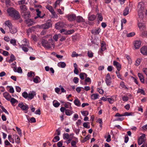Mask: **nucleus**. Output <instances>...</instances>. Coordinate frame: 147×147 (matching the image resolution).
<instances>
[{
  "label": "nucleus",
  "mask_w": 147,
  "mask_h": 147,
  "mask_svg": "<svg viewBox=\"0 0 147 147\" xmlns=\"http://www.w3.org/2000/svg\"><path fill=\"white\" fill-rule=\"evenodd\" d=\"M106 49L105 42H103L101 44V48L98 51V53L100 55L103 54L102 52L105 51Z\"/></svg>",
  "instance_id": "obj_7"
},
{
  "label": "nucleus",
  "mask_w": 147,
  "mask_h": 147,
  "mask_svg": "<svg viewBox=\"0 0 147 147\" xmlns=\"http://www.w3.org/2000/svg\"><path fill=\"white\" fill-rule=\"evenodd\" d=\"M113 65L116 67L118 71H120L121 66L120 63L116 61H113Z\"/></svg>",
  "instance_id": "obj_14"
},
{
  "label": "nucleus",
  "mask_w": 147,
  "mask_h": 147,
  "mask_svg": "<svg viewBox=\"0 0 147 147\" xmlns=\"http://www.w3.org/2000/svg\"><path fill=\"white\" fill-rule=\"evenodd\" d=\"M79 81V78L77 77H75L73 80V82L76 84H77Z\"/></svg>",
  "instance_id": "obj_60"
},
{
  "label": "nucleus",
  "mask_w": 147,
  "mask_h": 147,
  "mask_svg": "<svg viewBox=\"0 0 147 147\" xmlns=\"http://www.w3.org/2000/svg\"><path fill=\"white\" fill-rule=\"evenodd\" d=\"M96 16L93 14L90 15V13H89L88 16V19L90 21L94 20L96 19Z\"/></svg>",
  "instance_id": "obj_26"
},
{
  "label": "nucleus",
  "mask_w": 147,
  "mask_h": 147,
  "mask_svg": "<svg viewBox=\"0 0 147 147\" xmlns=\"http://www.w3.org/2000/svg\"><path fill=\"white\" fill-rule=\"evenodd\" d=\"M64 106L65 108L69 109H72V108L71 107V103L69 102H65Z\"/></svg>",
  "instance_id": "obj_27"
},
{
  "label": "nucleus",
  "mask_w": 147,
  "mask_h": 147,
  "mask_svg": "<svg viewBox=\"0 0 147 147\" xmlns=\"http://www.w3.org/2000/svg\"><path fill=\"white\" fill-rule=\"evenodd\" d=\"M46 8L51 13L53 16H55L56 15L55 12L51 6L50 5H48L46 7Z\"/></svg>",
  "instance_id": "obj_13"
},
{
  "label": "nucleus",
  "mask_w": 147,
  "mask_h": 147,
  "mask_svg": "<svg viewBox=\"0 0 147 147\" xmlns=\"http://www.w3.org/2000/svg\"><path fill=\"white\" fill-rule=\"evenodd\" d=\"M74 138L75 141L72 140L71 142V147H77L76 144L78 142V138L76 137H74Z\"/></svg>",
  "instance_id": "obj_17"
},
{
  "label": "nucleus",
  "mask_w": 147,
  "mask_h": 147,
  "mask_svg": "<svg viewBox=\"0 0 147 147\" xmlns=\"http://www.w3.org/2000/svg\"><path fill=\"white\" fill-rule=\"evenodd\" d=\"M141 42L139 40H137L135 42L134 46L136 49H138L140 47Z\"/></svg>",
  "instance_id": "obj_21"
},
{
  "label": "nucleus",
  "mask_w": 147,
  "mask_h": 147,
  "mask_svg": "<svg viewBox=\"0 0 147 147\" xmlns=\"http://www.w3.org/2000/svg\"><path fill=\"white\" fill-rule=\"evenodd\" d=\"M137 93H140L143 95H145L146 94L144 90L143 89L140 88H138L137 91Z\"/></svg>",
  "instance_id": "obj_39"
},
{
  "label": "nucleus",
  "mask_w": 147,
  "mask_h": 147,
  "mask_svg": "<svg viewBox=\"0 0 147 147\" xmlns=\"http://www.w3.org/2000/svg\"><path fill=\"white\" fill-rule=\"evenodd\" d=\"M120 86L122 88H124L125 89H127V88L123 82H121L120 84Z\"/></svg>",
  "instance_id": "obj_55"
},
{
  "label": "nucleus",
  "mask_w": 147,
  "mask_h": 147,
  "mask_svg": "<svg viewBox=\"0 0 147 147\" xmlns=\"http://www.w3.org/2000/svg\"><path fill=\"white\" fill-rule=\"evenodd\" d=\"M22 16L25 19L29 18L30 17V13L29 11H27L24 13L22 14Z\"/></svg>",
  "instance_id": "obj_25"
},
{
  "label": "nucleus",
  "mask_w": 147,
  "mask_h": 147,
  "mask_svg": "<svg viewBox=\"0 0 147 147\" xmlns=\"http://www.w3.org/2000/svg\"><path fill=\"white\" fill-rule=\"evenodd\" d=\"M60 140L59 137L58 136H55L53 140V141L54 142H56L59 141Z\"/></svg>",
  "instance_id": "obj_56"
},
{
  "label": "nucleus",
  "mask_w": 147,
  "mask_h": 147,
  "mask_svg": "<svg viewBox=\"0 0 147 147\" xmlns=\"http://www.w3.org/2000/svg\"><path fill=\"white\" fill-rule=\"evenodd\" d=\"M144 9V2H141L139 3L137 8L138 15L140 18H142L143 17V12Z\"/></svg>",
  "instance_id": "obj_3"
},
{
  "label": "nucleus",
  "mask_w": 147,
  "mask_h": 147,
  "mask_svg": "<svg viewBox=\"0 0 147 147\" xmlns=\"http://www.w3.org/2000/svg\"><path fill=\"white\" fill-rule=\"evenodd\" d=\"M14 138L15 139V142L17 143H19L20 142V138L17 135H14Z\"/></svg>",
  "instance_id": "obj_49"
},
{
  "label": "nucleus",
  "mask_w": 147,
  "mask_h": 147,
  "mask_svg": "<svg viewBox=\"0 0 147 147\" xmlns=\"http://www.w3.org/2000/svg\"><path fill=\"white\" fill-rule=\"evenodd\" d=\"M25 0H21L18 1V3L19 5H20L25 3Z\"/></svg>",
  "instance_id": "obj_62"
},
{
  "label": "nucleus",
  "mask_w": 147,
  "mask_h": 147,
  "mask_svg": "<svg viewBox=\"0 0 147 147\" xmlns=\"http://www.w3.org/2000/svg\"><path fill=\"white\" fill-rule=\"evenodd\" d=\"M36 11L37 13L36 14L37 16L34 17V19H36L38 18H43L45 15V14H44L42 16H41V12L39 11L38 9H37L36 10Z\"/></svg>",
  "instance_id": "obj_11"
},
{
  "label": "nucleus",
  "mask_w": 147,
  "mask_h": 147,
  "mask_svg": "<svg viewBox=\"0 0 147 147\" xmlns=\"http://www.w3.org/2000/svg\"><path fill=\"white\" fill-rule=\"evenodd\" d=\"M97 16L98 20L99 21H102L103 20V17L101 13H98L97 14Z\"/></svg>",
  "instance_id": "obj_50"
},
{
  "label": "nucleus",
  "mask_w": 147,
  "mask_h": 147,
  "mask_svg": "<svg viewBox=\"0 0 147 147\" xmlns=\"http://www.w3.org/2000/svg\"><path fill=\"white\" fill-rule=\"evenodd\" d=\"M68 20L69 21H73L76 19V16L75 14L68 15L67 16Z\"/></svg>",
  "instance_id": "obj_23"
},
{
  "label": "nucleus",
  "mask_w": 147,
  "mask_h": 147,
  "mask_svg": "<svg viewBox=\"0 0 147 147\" xmlns=\"http://www.w3.org/2000/svg\"><path fill=\"white\" fill-rule=\"evenodd\" d=\"M76 20L78 22H84V20L80 16H78L76 18Z\"/></svg>",
  "instance_id": "obj_37"
},
{
  "label": "nucleus",
  "mask_w": 147,
  "mask_h": 147,
  "mask_svg": "<svg viewBox=\"0 0 147 147\" xmlns=\"http://www.w3.org/2000/svg\"><path fill=\"white\" fill-rule=\"evenodd\" d=\"M116 98V96L114 98L112 96L110 98H107V100L110 103L112 104L115 101V99Z\"/></svg>",
  "instance_id": "obj_36"
},
{
  "label": "nucleus",
  "mask_w": 147,
  "mask_h": 147,
  "mask_svg": "<svg viewBox=\"0 0 147 147\" xmlns=\"http://www.w3.org/2000/svg\"><path fill=\"white\" fill-rule=\"evenodd\" d=\"M10 101L12 105H13L14 104L18 102V101L13 98H11Z\"/></svg>",
  "instance_id": "obj_41"
},
{
  "label": "nucleus",
  "mask_w": 147,
  "mask_h": 147,
  "mask_svg": "<svg viewBox=\"0 0 147 147\" xmlns=\"http://www.w3.org/2000/svg\"><path fill=\"white\" fill-rule=\"evenodd\" d=\"M36 95L35 91H32L28 93L26 92H24L22 93V96L24 98L27 99L28 100L32 99Z\"/></svg>",
  "instance_id": "obj_4"
},
{
  "label": "nucleus",
  "mask_w": 147,
  "mask_h": 147,
  "mask_svg": "<svg viewBox=\"0 0 147 147\" xmlns=\"http://www.w3.org/2000/svg\"><path fill=\"white\" fill-rule=\"evenodd\" d=\"M52 26V24L50 22H47L45 24H43L41 25H38L36 26V28L47 29H48Z\"/></svg>",
  "instance_id": "obj_5"
},
{
  "label": "nucleus",
  "mask_w": 147,
  "mask_h": 147,
  "mask_svg": "<svg viewBox=\"0 0 147 147\" xmlns=\"http://www.w3.org/2000/svg\"><path fill=\"white\" fill-rule=\"evenodd\" d=\"M62 2V0H57L53 5L55 8H56L58 6H59Z\"/></svg>",
  "instance_id": "obj_34"
},
{
  "label": "nucleus",
  "mask_w": 147,
  "mask_h": 147,
  "mask_svg": "<svg viewBox=\"0 0 147 147\" xmlns=\"http://www.w3.org/2000/svg\"><path fill=\"white\" fill-rule=\"evenodd\" d=\"M122 99L123 101H127L129 99V97L126 96H124L122 97Z\"/></svg>",
  "instance_id": "obj_64"
},
{
  "label": "nucleus",
  "mask_w": 147,
  "mask_h": 147,
  "mask_svg": "<svg viewBox=\"0 0 147 147\" xmlns=\"http://www.w3.org/2000/svg\"><path fill=\"white\" fill-rule=\"evenodd\" d=\"M14 71L15 72H17L19 73H22V69L20 67H19L18 68L16 67V68L14 69Z\"/></svg>",
  "instance_id": "obj_40"
},
{
  "label": "nucleus",
  "mask_w": 147,
  "mask_h": 147,
  "mask_svg": "<svg viewBox=\"0 0 147 147\" xmlns=\"http://www.w3.org/2000/svg\"><path fill=\"white\" fill-rule=\"evenodd\" d=\"M125 56L128 61V63L131 64L132 63V60L130 58V57L128 55H126Z\"/></svg>",
  "instance_id": "obj_46"
},
{
  "label": "nucleus",
  "mask_w": 147,
  "mask_h": 147,
  "mask_svg": "<svg viewBox=\"0 0 147 147\" xmlns=\"http://www.w3.org/2000/svg\"><path fill=\"white\" fill-rule=\"evenodd\" d=\"M10 32L12 34H15L17 32V27L15 26H12L9 28Z\"/></svg>",
  "instance_id": "obj_16"
},
{
  "label": "nucleus",
  "mask_w": 147,
  "mask_h": 147,
  "mask_svg": "<svg viewBox=\"0 0 147 147\" xmlns=\"http://www.w3.org/2000/svg\"><path fill=\"white\" fill-rule=\"evenodd\" d=\"M16 11L13 7H10L7 9V12L9 16L11 17H13L14 13Z\"/></svg>",
  "instance_id": "obj_9"
},
{
  "label": "nucleus",
  "mask_w": 147,
  "mask_h": 147,
  "mask_svg": "<svg viewBox=\"0 0 147 147\" xmlns=\"http://www.w3.org/2000/svg\"><path fill=\"white\" fill-rule=\"evenodd\" d=\"M18 106L21 108L22 110L27 111L28 109V107L27 105H24L22 102H20L19 103Z\"/></svg>",
  "instance_id": "obj_10"
},
{
  "label": "nucleus",
  "mask_w": 147,
  "mask_h": 147,
  "mask_svg": "<svg viewBox=\"0 0 147 147\" xmlns=\"http://www.w3.org/2000/svg\"><path fill=\"white\" fill-rule=\"evenodd\" d=\"M80 77L82 80H84V77H86L87 76V75L84 73H81L80 74Z\"/></svg>",
  "instance_id": "obj_42"
},
{
  "label": "nucleus",
  "mask_w": 147,
  "mask_h": 147,
  "mask_svg": "<svg viewBox=\"0 0 147 147\" xmlns=\"http://www.w3.org/2000/svg\"><path fill=\"white\" fill-rule=\"evenodd\" d=\"M90 123L88 122H84L83 124V127L87 129L90 128Z\"/></svg>",
  "instance_id": "obj_44"
},
{
  "label": "nucleus",
  "mask_w": 147,
  "mask_h": 147,
  "mask_svg": "<svg viewBox=\"0 0 147 147\" xmlns=\"http://www.w3.org/2000/svg\"><path fill=\"white\" fill-rule=\"evenodd\" d=\"M138 76L140 79L141 82L142 83H144V77L143 75L141 73H138Z\"/></svg>",
  "instance_id": "obj_30"
},
{
  "label": "nucleus",
  "mask_w": 147,
  "mask_h": 147,
  "mask_svg": "<svg viewBox=\"0 0 147 147\" xmlns=\"http://www.w3.org/2000/svg\"><path fill=\"white\" fill-rule=\"evenodd\" d=\"M129 8L128 7H126L124 10L123 15L124 16L127 15L129 13Z\"/></svg>",
  "instance_id": "obj_52"
},
{
  "label": "nucleus",
  "mask_w": 147,
  "mask_h": 147,
  "mask_svg": "<svg viewBox=\"0 0 147 147\" xmlns=\"http://www.w3.org/2000/svg\"><path fill=\"white\" fill-rule=\"evenodd\" d=\"M3 97L7 100H10V98H11V96L7 92H5L3 93Z\"/></svg>",
  "instance_id": "obj_18"
},
{
  "label": "nucleus",
  "mask_w": 147,
  "mask_h": 147,
  "mask_svg": "<svg viewBox=\"0 0 147 147\" xmlns=\"http://www.w3.org/2000/svg\"><path fill=\"white\" fill-rule=\"evenodd\" d=\"M135 34L134 32H130L127 34V37H131L135 35Z\"/></svg>",
  "instance_id": "obj_61"
},
{
  "label": "nucleus",
  "mask_w": 147,
  "mask_h": 147,
  "mask_svg": "<svg viewBox=\"0 0 147 147\" xmlns=\"http://www.w3.org/2000/svg\"><path fill=\"white\" fill-rule=\"evenodd\" d=\"M74 112L72 109H66L65 111V114L67 116H70Z\"/></svg>",
  "instance_id": "obj_29"
},
{
  "label": "nucleus",
  "mask_w": 147,
  "mask_h": 147,
  "mask_svg": "<svg viewBox=\"0 0 147 147\" xmlns=\"http://www.w3.org/2000/svg\"><path fill=\"white\" fill-rule=\"evenodd\" d=\"M34 72L31 71L28 72L27 74V76L29 77H34Z\"/></svg>",
  "instance_id": "obj_54"
},
{
  "label": "nucleus",
  "mask_w": 147,
  "mask_h": 147,
  "mask_svg": "<svg viewBox=\"0 0 147 147\" xmlns=\"http://www.w3.org/2000/svg\"><path fill=\"white\" fill-rule=\"evenodd\" d=\"M142 60L140 58L138 59L136 61V64L135 65L137 66H138L140 65V64L141 61Z\"/></svg>",
  "instance_id": "obj_57"
},
{
  "label": "nucleus",
  "mask_w": 147,
  "mask_h": 147,
  "mask_svg": "<svg viewBox=\"0 0 147 147\" xmlns=\"http://www.w3.org/2000/svg\"><path fill=\"white\" fill-rule=\"evenodd\" d=\"M69 135L68 133H64L63 134V138L64 140L69 139Z\"/></svg>",
  "instance_id": "obj_48"
},
{
  "label": "nucleus",
  "mask_w": 147,
  "mask_h": 147,
  "mask_svg": "<svg viewBox=\"0 0 147 147\" xmlns=\"http://www.w3.org/2000/svg\"><path fill=\"white\" fill-rule=\"evenodd\" d=\"M88 56L90 58H92L93 56V54L91 51H88Z\"/></svg>",
  "instance_id": "obj_58"
},
{
  "label": "nucleus",
  "mask_w": 147,
  "mask_h": 147,
  "mask_svg": "<svg viewBox=\"0 0 147 147\" xmlns=\"http://www.w3.org/2000/svg\"><path fill=\"white\" fill-rule=\"evenodd\" d=\"M101 30L99 28H97L95 29L92 30V34H98L100 32Z\"/></svg>",
  "instance_id": "obj_35"
},
{
  "label": "nucleus",
  "mask_w": 147,
  "mask_h": 147,
  "mask_svg": "<svg viewBox=\"0 0 147 147\" xmlns=\"http://www.w3.org/2000/svg\"><path fill=\"white\" fill-rule=\"evenodd\" d=\"M78 117V115L77 114H75L73 116V120L74 121H76Z\"/></svg>",
  "instance_id": "obj_63"
},
{
  "label": "nucleus",
  "mask_w": 147,
  "mask_h": 147,
  "mask_svg": "<svg viewBox=\"0 0 147 147\" xmlns=\"http://www.w3.org/2000/svg\"><path fill=\"white\" fill-rule=\"evenodd\" d=\"M74 103L75 105L78 107H80L81 105V103L78 99H76L74 100Z\"/></svg>",
  "instance_id": "obj_43"
},
{
  "label": "nucleus",
  "mask_w": 147,
  "mask_h": 147,
  "mask_svg": "<svg viewBox=\"0 0 147 147\" xmlns=\"http://www.w3.org/2000/svg\"><path fill=\"white\" fill-rule=\"evenodd\" d=\"M9 88V90H8L10 93H14V89L13 87L11 86H7L6 87V88L7 89L8 88Z\"/></svg>",
  "instance_id": "obj_38"
},
{
  "label": "nucleus",
  "mask_w": 147,
  "mask_h": 147,
  "mask_svg": "<svg viewBox=\"0 0 147 147\" xmlns=\"http://www.w3.org/2000/svg\"><path fill=\"white\" fill-rule=\"evenodd\" d=\"M145 139V135L144 134H142L141 136L139 138L138 140V143L139 145L142 144L144 142Z\"/></svg>",
  "instance_id": "obj_8"
},
{
  "label": "nucleus",
  "mask_w": 147,
  "mask_h": 147,
  "mask_svg": "<svg viewBox=\"0 0 147 147\" xmlns=\"http://www.w3.org/2000/svg\"><path fill=\"white\" fill-rule=\"evenodd\" d=\"M8 58H7L6 61L11 63V62L16 60V58L15 56L13 54H11L10 56V59L9 60L8 59Z\"/></svg>",
  "instance_id": "obj_22"
},
{
  "label": "nucleus",
  "mask_w": 147,
  "mask_h": 147,
  "mask_svg": "<svg viewBox=\"0 0 147 147\" xmlns=\"http://www.w3.org/2000/svg\"><path fill=\"white\" fill-rule=\"evenodd\" d=\"M81 113L82 115L84 116H87L89 114L88 112L87 111H81Z\"/></svg>",
  "instance_id": "obj_53"
},
{
  "label": "nucleus",
  "mask_w": 147,
  "mask_h": 147,
  "mask_svg": "<svg viewBox=\"0 0 147 147\" xmlns=\"http://www.w3.org/2000/svg\"><path fill=\"white\" fill-rule=\"evenodd\" d=\"M99 95L97 93H94L92 94L90 96L91 98L93 100H95L99 98Z\"/></svg>",
  "instance_id": "obj_24"
},
{
  "label": "nucleus",
  "mask_w": 147,
  "mask_h": 147,
  "mask_svg": "<svg viewBox=\"0 0 147 147\" xmlns=\"http://www.w3.org/2000/svg\"><path fill=\"white\" fill-rule=\"evenodd\" d=\"M112 79L109 73L107 74L105 77V82L108 86H110L112 83Z\"/></svg>",
  "instance_id": "obj_6"
},
{
  "label": "nucleus",
  "mask_w": 147,
  "mask_h": 147,
  "mask_svg": "<svg viewBox=\"0 0 147 147\" xmlns=\"http://www.w3.org/2000/svg\"><path fill=\"white\" fill-rule=\"evenodd\" d=\"M40 80V78L36 76L34 79L33 81L36 83H38L39 82Z\"/></svg>",
  "instance_id": "obj_51"
},
{
  "label": "nucleus",
  "mask_w": 147,
  "mask_h": 147,
  "mask_svg": "<svg viewBox=\"0 0 147 147\" xmlns=\"http://www.w3.org/2000/svg\"><path fill=\"white\" fill-rule=\"evenodd\" d=\"M4 24L5 26H7L9 28H10L12 26V24L10 21L9 20L6 21L4 23Z\"/></svg>",
  "instance_id": "obj_31"
},
{
  "label": "nucleus",
  "mask_w": 147,
  "mask_h": 147,
  "mask_svg": "<svg viewBox=\"0 0 147 147\" xmlns=\"http://www.w3.org/2000/svg\"><path fill=\"white\" fill-rule=\"evenodd\" d=\"M22 45H19L20 48H21L23 51L25 52H27L28 50V48H31L32 50V47H29V43L27 39H24L22 41Z\"/></svg>",
  "instance_id": "obj_2"
},
{
  "label": "nucleus",
  "mask_w": 147,
  "mask_h": 147,
  "mask_svg": "<svg viewBox=\"0 0 147 147\" xmlns=\"http://www.w3.org/2000/svg\"><path fill=\"white\" fill-rule=\"evenodd\" d=\"M74 32V30H66V31L65 33L63 34L65 35L70 34Z\"/></svg>",
  "instance_id": "obj_45"
},
{
  "label": "nucleus",
  "mask_w": 147,
  "mask_h": 147,
  "mask_svg": "<svg viewBox=\"0 0 147 147\" xmlns=\"http://www.w3.org/2000/svg\"><path fill=\"white\" fill-rule=\"evenodd\" d=\"M57 65L59 67L64 68L66 66V64L64 62H60L58 63Z\"/></svg>",
  "instance_id": "obj_33"
},
{
  "label": "nucleus",
  "mask_w": 147,
  "mask_h": 147,
  "mask_svg": "<svg viewBox=\"0 0 147 147\" xmlns=\"http://www.w3.org/2000/svg\"><path fill=\"white\" fill-rule=\"evenodd\" d=\"M25 22L28 25L30 26L35 24V22L33 20L30 19H28L25 20Z\"/></svg>",
  "instance_id": "obj_15"
},
{
  "label": "nucleus",
  "mask_w": 147,
  "mask_h": 147,
  "mask_svg": "<svg viewBox=\"0 0 147 147\" xmlns=\"http://www.w3.org/2000/svg\"><path fill=\"white\" fill-rule=\"evenodd\" d=\"M63 23L62 22H59L55 24V27L56 29H59L60 28L63 26Z\"/></svg>",
  "instance_id": "obj_28"
},
{
  "label": "nucleus",
  "mask_w": 147,
  "mask_h": 147,
  "mask_svg": "<svg viewBox=\"0 0 147 147\" xmlns=\"http://www.w3.org/2000/svg\"><path fill=\"white\" fill-rule=\"evenodd\" d=\"M51 37L50 35H47L43 38L41 43L42 46L45 48L50 49L51 47V45L54 46L53 40Z\"/></svg>",
  "instance_id": "obj_1"
},
{
  "label": "nucleus",
  "mask_w": 147,
  "mask_h": 147,
  "mask_svg": "<svg viewBox=\"0 0 147 147\" xmlns=\"http://www.w3.org/2000/svg\"><path fill=\"white\" fill-rule=\"evenodd\" d=\"M61 36V35L59 34H55L54 35L53 37V38L56 41H57L58 40V37Z\"/></svg>",
  "instance_id": "obj_59"
},
{
  "label": "nucleus",
  "mask_w": 147,
  "mask_h": 147,
  "mask_svg": "<svg viewBox=\"0 0 147 147\" xmlns=\"http://www.w3.org/2000/svg\"><path fill=\"white\" fill-rule=\"evenodd\" d=\"M105 138H106V142H109L111 141V136L109 133L108 136H105Z\"/></svg>",
  "instance_id": "obj_47"
},
{
  "label": "nucleus",
  "mask_w": 147,
  "mask_h": 147,
  "mask_svg": "<svg viewBox=\"0 0 147 147\" xmlns=\"http://www.w3.org/2000/svg\"><path fill=\"white\" fill-rule=\"evenodd\" d=\"M141 53L143 55H147V47H143L140 49Z\"/></svg>",
  "instance_id": "obj_20"
},
{
  "label": "nucleus",
  "mask_w": 147,
  "mask_h": 147,
  "mask_svg": "<svg viewBox=\"0 0 147 147\" xmlns=\"http://www.w3.org/2000/svg\"><path fill=\"white\" fill-rule=\"evenodd\" d=\"M20 9L22 14L27 11V8L25 5H22L20 6Z\"/></svg>",
  "instance_id": "obj_19"
},
{
  "label": "nucleus",
  "mask_w": 147,
  "mask_h": 147,
  "mask_svg": "<svg viewBox=\"0 0 147 147\" xmlns=\"http://www.w3.org/2000/svg\"><path fill=\"white\" fill-rule=\"evenodd\" d=\"M15 19H18L20 18V16L19 13L17 11L14 13L13 17Z\"/></svg>",
  "instance_id": "obj_32"
},
{
  "label": "nucleus",
  "mask_w": 147,
  "mask_h": 147,
  "mask_svg": "<svg viewBox=\"0 0 147 147\" xmlns=\"http://www.w3.org/2000/svg\"><path fill=\"white\" fill-rule=\"evenodd\" d=\"M142 21L141 20L140 21V22H139L138 21V26L141 31L144 30L145 28V26L144 24L142 23Z\"/></svg>",
  "instance_id": "obj_12"
}]
</instances>
